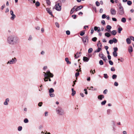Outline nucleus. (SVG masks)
<instances>
[{"mask_svg":"<svg viewBox=\"0 0 134 134\" xmlns=\"http://www.w3.org/2000/svg\"><path fill=\"white\" fill-rule=\"evenodd\" d=\"M55 111L57 114L58 115H63L64 114V110L60 107H58L56 109Z\"/></svg>","mask_w":134,"mask_h":134,"instance_id":"obj_2","label":"nucleus"},{"mask_svg":"<svg viewBox=\"0 0 134 134\" xmlns=\"http://www.w3.org/2000/svg\"><path fill=\"white\" fill-rule=\"evenodd\" d=\"M94 29L95 31H97V32H99L100 31V28L99 27H97V26H95L94 28Z\"/></svg>","mask_w":134,"mask_h":134,"instance_id":"obj_16","label":"nucleus"},{"mask_svg":"<svg viewBox=\"0 0 134 134\" xmlns=\"http://www.w3.org/2000/svg\"><path fill=\"white\" fill-rule=\"evenodd\" d=\"M93 49L92 48H90L88 50V52L89 53H91Z\"/></svg>","mask_w":134,"mask_h":134,"instance_id":"obj_40","label":"nucleus"},{"mask_svg":"<svg viewBox=\"0 0 134 134\" xmlns=\"http://www.w3.org/2000/svg\"><path fill=\"white\" fill-rule=\"evenodd\" d=\"M130 38H127L126 39V41L127 43L128 44H130L131 43V41L130 40Z\"/></svg>","mask_w":134,"mask_h":134,"instance_id":"obj_19","label":"nucleus"},{"mask_svg":"<svg viewBox=\"0 0 134 134\" xmlns=\"http://www.w3.org/2000/svg\"><path fill=\"white\" fill-rule=\"evenodd\" d=\"M79 75V72H77L75 74V76L76 77H77Z\"/></svg>","mask_w":134,"mask_h":134,"instance_id":"obj_60","label":"nucleus"},{"mask_svg":"<svg viewBox=\"0 0 134 134\" xmlns=\"http://www.w3.org/2000/svg\"><path fill=\"white\" fill-rule=\"evenodd\" d=\"M66 33L67 35H69L70 34V32L69 30H67L66 31Z\"/></svg>","mask_w":134,"mask_h":134,"instance_id":"obj_53","label":"nucleus"},{"mask_svg":"<svg viewBox=\"0 0 134 134\" xmlns=\"http://www.w3.org/2000/svg\"><path fill=\"white\" fill-rule=\"evenodd\" d=\"M122 29L121 28H118V32L119 33H121V31L122 30Z\"/></svg>","mask_w":134,"mask_h":134,"instance_id":"obj_38","label":"nucleus"},{"mask_svg":"<svg viewBox=\"0 0 134 134\" xmlns=\"http://www.w3.org/2000/svg\"><path fill=\"white\" fill-rule=\"evenodd\" d=\"M83 59L84 61L86 62L88 61L89 60L88 58L85 57H83Z\"/></svg>","mask_w":134,"mask_h":134,"instance_id":"obj_20","label":"nucleus"},{"mask_svg":"<svg viewBox=\"0 0 134 134\" xmlns=\"http://www.w3.org/2000/svg\"><path fill=\"white\" fill-rule=\"evenodd\" d=\"M83 8V7L82 5H80L79 6H76V11H77Z\"/></svg>","mask_w":134,"mask_h":134,"instance_id":"obj_15","label":"nucleus"},{"mask_svg":"<svg viewBox=\"0 0 134 134\" xmlns=\"http://www.w3.org/2000/svg\"><path fill=\"white\" fill-rule=\"evenodd\" d=\"M118 13L120 15H123L124 14V11L122 7L120 5L119 7V9L118 11Z\"/></svg>","mask_w":134,"mask_h":134,"instance_id":"obj_5","label":"nucleus"},{"mask_svg":"<svg viewBox=\"0 0 134 134\" xmlns=\"http://www.w3.org/2000/svg\"><path fill=\"white\" fill-rule=\"evenodd\" d=\"M111 110H110V109H108L107 110V113L108 114H109L111 113Z\"/></svg>","mask_w":134,"mask_h":134,"instance_id":"obj_36","label":"nucleus"},{"mask_svg":"<svg viewBox=\"0 0 134 134\" xmlns=\"http://www.w3.org/2000/svg\"><path fill=\"white\" fill-rule=\"evenodd\" d=\"M113 42L115 43H117L118 42L117 40L115 38H114L113 39Z\"/></svg>","mask_w":134,"mask_h":134,"instance_id":"obj_31","label":"nucleus"},{"mask_svg":"<svg viewBox=\"0 0 134 134\" xmlns=\"http://www.w3.org/2000/svg\"><path fill=\"white\" fill-rule=\"evenodd\" d=\"M49 95L51 97H54L55 96L54 94L53 93H49Z\"/></svg>","mask_w":134,"mask_h":134,"instance_id":"obj_34","label":"nucleus"},{"mask_svg":"<svg viewBox=\"0 0 134 134\" xmlns=\"http://www.w3.org/2000/svg\"><path fill=\"white\" fill-rule=\"evenodd\" d=\"M17 59L15 58H12L8 62L7 64H12L15 63L17 61Z\"/></svg>","mask_w":134,"mask_h":134,"instance_id":"obj_6","label":"nucleus"},{"mask_svg":"<svg viewBox=\"0 0 134 134\" xmlns=\"http://www.w3.org/2000/svg\"><path fill=\"white\" fill-rule=\"evenodd\" d=\"M44 115L45 116H47L48 115V112L46 111L45 112Z\"/></svg>","mask_w":134,"mask_h":134,"instance_id":"obj_57","label":"nucleus"},{"mask_svg":"<svg viewBox=\"0 0 134 134\" xmlns=\"http://www.w3.org/2000/svg\"><path fill=\"white\" fill-rule=\"evenodd\" d=\"M76 6H75L71 9L70 12V14H72L75 11H76Z\"/></svg>","mask_w":134,"mask_h":134,"instance_id":"obj_13","label":"nucleus"},{"mask_svg":"<svg viewBox=\"0 0 134 134\" xmlns=\"http://www.w3.org/2000/svg\"><path fill=\"white\" fill-rule=\"evenodd\" d=\"M9 101V99L8 98H6L5 101L4 102L3 104L4 105H7L8 104V103Z\"/></svg>","mask_w":134,"mask_h":134,"instance_id":"obj_11","label":"nucleus"},{"mask_svg":"<svg viewBox=\"0 0 134 134\" xmlns=\"http://www.w3.org/2000/svg\"><path fill=\"white\" fill-rule=\"evenodd\" d=\"M106 102V100H104V101L102 102L101 103V104L102 105H104Z\"/></svg>","mask_w":134,"mask_h":134,"instance_id":"obj_35","label":"nucleus"},{"mask_svg":"<svg viewBox=\"0 0 134 134\" xmlns=\"http://www.w3.org/2000/svg\"><path fill=\"white\" fill-rule=\"evenodd\" d=\"M106 17V15L105 14H103L102 15V19H104Z\"/></svg>","mask_w":134,"mask_h":134,"instance_id":"obj_52","label":"nucleus"},{"mask_svg":"<svg viewBox=\"0 0 134 134\" xmlns=\"http://www.w3.org/2000/svg\"><path fill=\"white\" fill-rule=\"evenodd\" d=\"M24 121L25 123H27L29 122V120L27 118H25L24 120Z\"/></svg>","mask_w":134,"mask_h":134,"instance_id":"obj_37","label":"nucleus"},{"mask_svg":"<svg viewBox=\"0 0 134 134\" xmlns=\"http://www.w3.org/2000/svg\"><path fill=\"white\" fill-rule=\"evenodd\" d=\"M127 4L129 5H130L132 4V2L131 1H127Z\"/></svg>","mask_w":134,"mask_h":134,"instance_id":"obj_39","label":"nucleus"},{"mask_svg":"<svg viewBox=\"0 0 134 134\" xmlns=\"http://www.w3.org/2000/svg\"><path fill=\"white\" fill-rule=\"evenodd\" d=\"M97 40V38L96 37H94L92 38V40L94 42H96Z\"/></svg>","mask_w":134,"mask_h":134,"instance_id":"obj_46","label":"nucleus"},{"mask_svg":"<svg viewBox=\"0 0 134 134\" xmlns=\"http://www.w3.org/2000/svg\"><path fill=\"white\" fill-rule=\"evenodd\" d=\"M99 56L100 58H102L103 60L105 61H106L107 60V57L105 56L102 53H99Z\"/></svg>","mask_w":134,"mask_h":134,"instance_id":"obj_9","label":"nucleus"},{"mask_svg":"<svg viewBox=\"0 0 134 134\" xmlns=\"http://www.w3.org/2000/svg\"><path fill=\"white\" fill-rule=\"evenodd\" d=\"M106 28L107 30H110L111 29V27L110 26L108 25L107 26Z\"/></svg>","mask_w":134,"mask_h":134,"instance_id":"obj_33","label":"nucleus"},{"mask_svg":"<svg viewBox=\"0 0 134 134\" xmlns=\"http://www.w3.org/2000/svg\"><path fill=\"white\" fill-rule=\"evenodd\" d=\"M10 13L12 15V16L10 18V19L12 20H13L16 18V15L14 14L12 10H10Z\"/></svg>","mask_w":134,"mask_h":134,"instance_id":"obj_8","label":"nucleus"},{"mask_svg":"<svg viewBox=\"0 0 134 134\" xmlns=\"http://www.w3.org/2000/svg\"><path fill=\"white\" fill-rule=\"evenodd\" d=\"M54 91L53 89L52 88H51L49 90V93H53Z\"/></svg>","mask_w":134,"mask_h":134,"instance_id":"obj_25","label":"nucleus"},{"mask_svg":"<svg viewBox=\"0 0 134 134\" xmlns=\"http://www.w3.org/2000/svg\"><path fill=\"white\" fill-rule=\"evenodd\" d=\"M55 25L58 28L59 27V25L58 23L57 22L55 23Z\"/></svg>","mask_w":134,"mask_h":134,"instance_id":"obj_58","label":"nucleus"},{"mask_svg":"<svg viewBox=\"0 0 134 134\" xmlns=\"http://www.w3.org/2000/svg\"><path fill=\"white\" fill-rule=\"evenodd\" d=\"M111 33L113 35H116V32L115 30H114L112 31Z\"/></svg>","mask_w":134,"mask_h":134,"instance_id":"obj_29","label":"nucleus"},{"mask_svg":"<svg viewBox=\"0 0 134 134\" xmlns=\"http://www.w3.org/2000/svg\"><path fill=\"white\" fill-rule=\"evenodd\" d=\"M113 54L114 57H116L118 55L117 53L115 52H113Z\"/></svg>","mask_w":134,"mask_h":134,"instance_id":"obj_24","label":"nucleus"},{"mask_svg":"<svg viewBox=\"0 0 134 134\" xmlns=\"http://www.w3.org/2000/svg\"><path fill=\"white\" fill-rule=\"evenodd\" d=\"M111 70L112 71H114L115 70V69L114 67H112L111 68Z\"/></svg>","mask_w":134,"mask_h":134,"instance_id":"obj_47","label":"nucleus"},{"mask_svg":"<svg viewBox=\"0 0 134 134\" xmlns=\"http://www.w3.org/2000/svg\"><path fill=\"white\" fill-rule=\"evenodd\" d=\"M46 2L48 4V5H50L51 4V2H50V1H49V0H47L46 1Z\"/></svg>","mask_w":134,"mask_h":134,"instance_id":"obj_64","label":"nucleus"},{"mask_svg":"<svg viewBox=\"0 0 134 134\" xmlns=\"http://www.w3.org/2000/svg\"><path fill=\"white\" fill-rule=\"evenodd\" d=\"M114 51V52H116V51H118V49L117 47H115L113 48Z\"/></svg>","mask_w":134,"mask_h":134,"instance_id":"obj_54","label":"nucleus"},{"mask_svg":"<svg viewBox=\"0 0 134 134\" xmlns=\"http://www.w3.org/2000/svg\"><path fill=\"white\" fill-rule=\"evenodd\" d=\"M50 75H51L50 74H49L47 75V76H48V79L49 81H51V80L50 78V77H51V76Z\"/></svg>","mask_w":134,"mask_h":134,"instance_id":"obj_44","label":"nucleus"},{"mask_svg":"<svg viewBox=\"0 0 134 134\" xmlns=\"http://www.w3.org/2000/svg\"><path fill=\"white\" fill-rule=\"evenodd\" d=\"M130 38L131 40H132L133 41H134V37L132 36H130Z\"/></svg>","mask_w":134,"mask_h":134,"instance_id":"obj_61","label":"nucleus"},{"mask_svg":"<svg viewBox=\"0 0 134 134\" xmlns=\"http://www.w3.org/2000/svg\"><path fill=\"white\" fill-rule=\"evenodd\" d=\"M117 77V75L116 74H113L112 75V78L113 79H115Z\"/></svg>","mask_w":134,"mask_h":134,"instance_id":"obj_23","label":"nucleus"},{"mask_svg":"<svg viewBox=\"0 0 134 134\" xmlns=\"http://www.w3.org/2000/svg\"><path fill=\"white\" fill-rule=\"evenodd\" d=\"M105 36L109 37L111 36V35L108 32H106L105 34Z\"/></svg>","mask_w":134,"mask_h":134,"instance_id":"obj_21","label":"nucleus"},{"mask_svg":"<svg viewBox=\"0 0 134 134\" xmlns=\"http://www.w3.org/2000/svg\"><path fill=\"white\" fill-rule=\"evenodd\" d=\"M35 28L37 30H39L40 29V27L38 26H37L35 27Z\"/></svg>","mask_w":134,"mask_h":134,"instance_id":"obj_62","label":"nucleus"},{"mask_svg":"<svg viewBox=\"0 0 134 134\" xmlns=\"http://www.w3.org/2000/svg\"><path fill=\"white\" fill-rule=\"evenodd\" d=\"M41 134H51L49 132H46L45 133L44 132H41Z\"/></svg>","mask_w":134,"mask_h":134,"instance_id":"obj_51","label":"nucleus"},{"mask_svg":"<svg viewBox=\"0 0 134 134\" xmlns=\"http://www.w3.org/2000/svg\"><path fill=\"white\" fill-rule=\"evenodd\" d=\"M85 32L83 31L81 32L80 34V35L81 36H83L85 34Z\"/></svg>","mask_w":134,"mask_h":134,"instance_id":"obj_59","label":"nucleus"},{"mask_svg":"<svg viewBox=\"0 0 134 134\" xmlns=\"http://www.w3.org/2000/svg\"><path fill=\"white\" fill-rule=\"evenodd\" d=\"M46 10L48 13L50 15H51L52 16H53L52 14V12L50 10V9L48 8H46Z\"/></svg>","mask_w":134,"mask_h":134,"instance_id":"obj_10","label":"nucleus"},{"mask_svg":"<svg viewBox=\"0 0 134 134\" xmlns=\"http://www.w3.org/2000/svg\"><path fill=\"white\" fill-rule=\"evenodd\" d=\"M81 52H79V53H77L76 54H75V58H78L80 56Z\"/></svg>","mask_w":134,"mask_h":134,"instance_id":"obj_17","label":"nucleus"},{"mask_svg":"<svg viewBox=\"0 0 134 134\" xmlns=\"http://www.w3.org/2000/svg\"><path fill=\"white\" fill-rule=\"evenodd\" d=\"M114 85L115 86H117L118 85V84L117 82H115L114 83Z\"/></svg>","mask_w":134,"mask_h":134,"instance_id":"obj_55","label":"nucleus"},{"mask_svg":"<svg viewBox=\"0 0 134 134\" xmlns=\"http://www.w3.org/2000/svg\"><path fill=\"white\" fill-rule=\"evenodd\" d=\"M110 12L112 15H114L116 14V11L115 9L113 8H111V9Z\"/></svg>","mask_w":134,"mask_h":134,"instance_id":"obj_12","label":"nucleus"},{"mask_svg":"<svg viewBox=\"0 0 134 134\" xmlns=\"http://www.w3.org/2000/svg\"><path fill=\"white\" fill-rule=\"evenodd\" d=\"M97 46L98 47H101L102 46V45L101 43L100 42V41H99L97 43Z\"/></svg>","mask_w":134,"mask_h":134,"instance_id":"obj_26","label":"nucleus"},{"mask_svg":"<svg viewBox=\"0 0 134 134\" xmlns=\"http://www.w3.org/2000/svg\"><path fill=\"white\" fill-rule=\"evenodd\" d=\"M109 64L111 65H112L113 64V62L111 60H110L109 61Z\"/></svg>","mask_w":134,"mask_h":134,"instance_id":"obj_48","label":"nucleus"},{"mask_svg":"<svg viewBox=\"0 0 134 134\" xmlns=\"http://www.w3.org/2000/svg\"><path fill=\"white\" fill-rule=\"evenodd\" d=\"M126 19L125 18H122L121 19V21L124 23H125L126 22Z\"/></svg>","mask_w":134,"mask_h":134,"instance_id":"obj_28","label":"nucleus"},{"mask_svg":"<svg viewBox=\"0 0 134 134\" xmlns=\"http://www.w3.org/2000/svg\"><path fill=\"white\" fill-rule=\"evenodd\" d=\"M22 127L21 126H19L18 127V130L19 131H21L22 130Z\"/></svg>","mask_w":134,"mask_h":134,"instance_id":"obj_42","label":"nucleus"},{"mask_svg":"<svg viewBox=\"0 0 134 134\" xmlns=\"http://www.w3.org/2000/svg\"><path fill=\"white\" fill-rule=\"evenodd\" d=\"M5 7V5L4 4L3 5H2L1 7V9L2 10H3L4 8Z\"/></svg>","mask_w":134,"mask_h":134,"instance_id":"obj_63","label":"nucleus"},{"mask_svg":"<svg viewBox=\"0 0 134 134\" xmlns=\"http://www.w3.org/2000/svg\"><path fill=\"white\" fill-rule=\"evenodd\" d=\"M99 64L100 65H102L103 64V63L102 60H100L99 61Z\"/></svg>","mask_w":134,"mask_h":134,"instance_id":"obj_43","label":"nucleus"},{"mask_svg":"<svg viewBox=\"0 0 134 134\" xmlns=\"http://www.w3.org/2000/svg\"><path fill=\"white\" fill-rule=\"evenodd\" d=\"M35 5L36 7H38L40 5V3L38 1H37L35 3Z\"/></svg>","mask_w":134,"mask_h":134,"instance_id":"obj_32","label":"nucleus"},{"mask_svg":"<svg viewBox=\"0 0 134 134\" xmlns=\"http://www.w3.org/2000/svg\"><path fill=\"white\" fill-rule=\"evenodd\" d=\"M43 73L44 74H43V75L44 77V81H48V76H47V75L50 74L51 75H50L51 76V77H53V74L50 72L49 70H47L46 72H44Z\"/></svg>","mask_w":134,"mask_h":134,"instance_id":"obj_3","label":"nucleus"},{"mask_svg":"<svg viewBox=\"0 0 134 134\" xmlns=\"http://www.w3.org/2000/svg\"><path fill=\"white\" fill-rule=\"evenodd\" d=\"M128 51L130 53H131L133 52V48L132 46H130L129 47Z\"/></svg>","mask_w":134,"mask_h":134,"instance_id":"obj_14","label":"nucleus"},{"mask_svg":"<svg viewBox=\"0 0 134 134\" xmlns=\"http://www.w3.org/2000/svg\"><path fill=\"white\" fill-rule=\"evenodd\" d=\"M65 60L67 64H71V62L69 61L68 58H65Z\"/></svg>","mask_w":134,"mask_h":134,"instance_id":"obj_22","label":"nucleus"},{"mask_svg":"<svg viewBox=\"0 0 134 134\" xmlns=\"http://www.w3.org/2000/svg\"><path fill=\"white\" fill-rule=\"evenodd\" d=\"M104 77L105 79H107L108 78V76L106 74H104Z\"/></svg>","mask_w":134,"mask_h":134,"instance_id":"obj_41","label":"nucleus"},{"mask_svg":"<svg viewBox=\"0 0 134 134\" xmlns=\"http://www.w3.org/2000/svg\"><path fill=\"white\" fill-rule=\"evenodd\" d=\"M90 88H91V90L92 91H97V88H93V87L92 86H91Z\"/></svg>","mask_w":134,"mask_h":134,"instance_id":"obj_30","label":"nucleus"},{"mask_svg":"<svg viewBox=\"0 0 134 134\" xmlns=\"http://www.w3.org/2000/svg\"><path fill=\"white\" fill-rule=\"evenodd\" d=\"M101 50V48L99 47H98V49L95 51V52L96 53L99 52Z\"/></svg>","mask_w":134,"mask_h":134,"instance_id":"obj_27","label":"nucleus"},{"mask_svg":"<svg viewBox=\"0 0 134 134\" xmlns=\"http://www.w3.org/2000/svg\"><path fill=\"white\" fill-rule=\"evenodd\" d=\"M109 43L111 44H112L113 43V39L109 40Z\"/></svg>","mask_w":134,"mask_h":134,"instance_id":"obj_49","label":"nucleus"},{"mask_svg":"<svg viewBox=\"0 0 134 134\" xmlns=\"http://www.w3.org/2000/svg\"><path fill=\"white\" fill-rule=\"evenodd\" d=\"M96 4L97 6H99L100 5V4L98 1H97L96 2Z\"/></svg>","mask_w":134,"mask_h":134,"instance_id":"obj_50","label":"nucleus"},{"mask_svg":"<svg viewBox=\"0 0 134 134\" xmlns=\"http://www.w3.org/2000/svg\"><path fill=\"white\" fill-rule=\"evenodd\" d=\"M76 91H73L72 92V96H73L74 95L76 94Z\"/></svg>","mask_w":134,"mask_h":134,"instance_id":"obj_56","label":"nucleus"},{"mask_svg":"<svg viewBox=\"0 0 134 134\" xmlns=\"http://www.w3.org/2000/svg\"><path fill=\"white\" fill-rule=\"evenodd\" d=\"M32 39V37L31 35H30L28 39V40L29 41H30Z\"/></svg>","mask_w":134,"mask_h":134,"instance_id":"obj_45","label":"nucleus"},{"mask_svg":"<svg viewBox=\"0 0 134 134\" xmlns=\"http://www.w3.org/2000/svg\"><path fill=\"white\" fill-rule=\"evenodd\" d=\"M7 41L8 44L11 45H15L19 43V38L15 35H10L7 38Z\"/></svg>","mask_w":134,"mask_h":134,"instance_id":"obj_1","label":"nucleus"},{"mask_svg":"<svg viewBox=\"0 0 134 134\" xmlns=\"http://www.w3.org/2000/svg\"><path fill=\"white\" fill-rule=\"evenodd\" d=\"M83 43L85 45H87L88 43V37L87 36L83 37L81 38Z\"/></svg>","mask_w":134,"mask_h":134,"instance_id":"obj_4","label":"nucleus"},{"mask_svg":"<svg viewBox=\"0 0 134 134\" xmlns=\"http://www.w3.org/2000/svg\"><path fill=\"white\" fill-rule=\"evenodd\" d=\"M104 98V96L103 95H99L98 96V98L100 100H102L103 98Z\"/></svg>","mask_w":134,"mask_h":134,"instance_id":"obj_18","label":"nucleus"},{"mask_svg":"<svg viewBox=\"0 0 134 134\" xmlns=\"http://www.w3.org/2000/svg\"><path fill=\"white\" fill-rule=\"evenodd\" d=\"M55 7L57 10L60 11L61 9V4L58 3L55 5Z\"/></svg>","mask_w":134,"mask_h":134,"instance_id":"obj_7","label":"nucleus"}]
</instances>
